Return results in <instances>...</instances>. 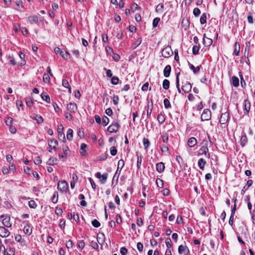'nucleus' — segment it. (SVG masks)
I'll return each mask as SVG.
<instances>
[{
  "label": "nucleus",
  "mask_w": 255,
  "mask_h": 255,
  "mask_svg": "<svg viewBox=\"0 0 255 255\" xmlns=\"http://www.w3.org/2000/svg\"><path fill=\"white\" fill-rule=\"evenodd\" d=\"M54 52L56 54H60L66 60L71 59V56L70 53L67 51L61 49L59 47H56L54 49Z\"/></svg>",
  "instance_id": "1"
},
{
  "label": "nucleus",
  "mask_w": 255,
  "mask_h": 255,
  "mask_svg": "<svg viewBox=\"0 0 255 255\" xmlns=\"http://www.w3.org/2000/svg\"><path fill=\"white\" fill-rule=\"evenodd\" d=\"M57 188L58 190L62 193L66 192L68 190V185L65 181H59L57 185Z\"/></svg>",
  "instance_id": "2"
},
{
  "label": "nucleus",
  "mask_w": 255,
  "mask_h": 255,
  "mask_svg": "<svg viewBox=\"0 0 255 255\" xmlns=\"http://www.w3.org/2000/svg\"><path fill=\"white\" fill-rule=\"evenodd\" d=\"M173 51L170 46H167L162 51V56L165 58H168L173 54Z\"/></svg>",
  "instance_id": "3"
},
{
  "label": "nucleus",
  "mask_w": 255,
  "mask_h": 255,
  "mask_svg": "<svg viewBox=\"0 0 255 255\" xmlns=\"http://www.w3.org/2000/svg\"><path fill=\"white\" fill-rule=\"evenodd\" d=\"M1 219H2V223L3 226L7 228H10L12 224L10 222V217L7 215H2L0 216Z\"/></svg>",
  "instance_id": "4"
},
{
  "label": "nucleus",
  "mask_w": 255,
  "mask_h": 255,
  "mask_svg": "<svg viewBox=\"0 0 255 255\" xmlns=\"http://www.w3.org/2000/svg\"><path fill=\"white\" fill-rule=\"evenodd\" d=\"M120 126L118 122H114L108 128V131L111 133L116 132L119 130Z\"/></svg>",
  "instance_id": "5"
},
{
  "label": "nucleus",
  "mask_w": 255,
  "mask_h": 255,
  "mask_svg": "<svg viewBox=\"0 0 255 255\" xmlns=\"http://www.w3.org/2000/svg\"><path fill=\"white\" fill-rule=\"evenodd\" d=\"M108 174L107 173H105L103 175H102L99 172L96 173V177L100 180V181L102 184L106 182L108 178Z\"/></svg>",
  "instance_id": "6"
},
{
  "label": "nucleus",
  "mask_w": 255,
  "mask_h": 255,
  "mask_svg": "<svg viewBox=\"0 0 255 255\" xmlns=\"http://www.w3.org/2000/svg\"><path fill=\"white\" fill-rule=\"evenodd\" d=\"M63 127L60 125L58 127L57 132H58V137L59 140H65V134L63 132Z\"/></svg>",
  "instance_id": "7"
},
{
  "label": "nucleus",
  "mask_w": 255,
  "mask_h": 255,
  "mask_svg": "<svg viewBox=\"0 0 255 255\" xmlns=\"http://www.w3.org/2000/svg\"><path fill=\"white\" fill-rule=\"evenodd\" d=\"M66 108L69 112L72 113H75L77 110V106L75 103H70L67 105Z\"/></svg>",
  "instance_id": "8"
},
{
  "label": "nucleus",
  "mask_w": 255,
  "mask_h": 255,
  "mask_svg": "<svg viewBox=\"0 0 255 255\" xmlns=\"http://www.w3.org/2000/svg\"><path fill=\"white\" fill-rule=\"evenodd\" d=\"M229 118V114L228 112H225L221 115L220 123L221 124H226L228 121Z\"/></svg>",
  "instance_id": "9"
},
{
  "label": "nucleus",
  "mask_w": 255,
  "mask_h": 255,
  "mask_svg": "<svg viewBox=\"0 0 255 255\" xmlns=\"http://www.w3.org/2000/svg\"><path fill=\"white\" fill-rule=\"evenodd\" d=\"M203 145L201 148L198 150V154L200 155L206 154L207 151V142L204 141L202 142Z\"/></svg>",
  "instance_id": "10"
},
{
  "label": "nucleus",
  "mask_w": 255,
  "mask_h": 255,
  "mask_svg": "<svg viewBox=\"0 0 255 255\" xmlns=\"http://www.w3.org/2000/svg\"><path fill=\"white\" fill-rule=\"evenodd\" d=\"M9 232L3 227H0V236L2 238H5L9 235Z\"/></svg>",
  "instance_id": "11"
},
{
  "label": "nucleus",
  "mask_w": 255,
  "mask_h": 255,
  "mask_svg": "<svg viewBox=\"0 0 255 255\" xmlns=\"http://www.w3.org/2000/svg\"><path fill=\"white\" fill-rule=\"evenodd\" d=\"M105 236L103 233H99L97 235V240L98 243L101 246L103 245L105 242Z\"/></svg>",
  "instance_id": "12"
},
{
  "label": "nucleus",
  "mask_w": 255,
  "mask_h": 255,
  "mask_svg": "<svg viewBox=\"0 0 255 255\" xmlns=\"http://www.w3.org/2000/svg\"><path fill=\"white\" fill-rule=\"evenodd\" d=\"M192 88L191 85L190 83L186 82L182 86V91L185 93H189Z\"/></svg>",
  "instance_id": "13"
},
{
  "label": "nucleus",
  "mask_w": 255,
  "mask_h": 255,
  "mask_svg": "<svg viewBox=\"0 0 255 255\" xmlns=\"http://www.w3.org/2000/svg\"><path fill=\"white\" fill-rule=\"evenodd\" d=\"M48 145L50 148L55 150L58 145V141L55 139H51L48 141Z\"/></svg>",
  "instance_id": "14"
},
{
  "label": "nucleus",
  "mask_w": 255,
  "mask_h": 255,
  "mask_svg": "<svg viewBox=\"0 0 255 255\" xmlns=\"http://www.w3.org/2000/svg\"><path fill=\"white\" fill-rule=\"evenodd\" d=\"M156 170L159 173L163 172L165 169L164 164L162 162L157 163L156 165Z\"/></svg>",
  "instance_id": "15"
},
{
  "label": "nucleus",
  "mask_w": 255,
  "mask_h": 255,
  "mask_svg": "<svg viewBox=\"0 0 255 255\" xmlns=\"http://www.w3.org/2000/svg\"><path fill=\"white\" fill-rule=\"evenodd\" d=\"M171 70V67L169 65H166L163 70V75L165 77H168L170 76Z\"/></svg>",
  "instance_id": "16"
},
{
  "label": "nucleus",
  "mask_w": 255,
  "mask_h": 255,
  "mask_svg": "<svg viewBox=\"0 0 255 255\" xmlns=\"http://www.w3.org/2000/svg\"><path fill=\"white\" fill-rule=\"evenodd\" d=\"M196 144L197 140L195 137H190L187 141V144L190 147H193Z\"/></svg>",
  "instance_id": "17"
},
{
  "label": "nucleus",
  "mask_w": 255,
  "mask_h": 255,
  "mask_svg": "<svg viewBox=\"0 0 255 255\" xmlns=\"http://www.w3.org/2000/svg\"><path fill=\"white\" fill-rule=\"evenodd\" d=\"M28 20L31 23H36L38 21V17L36 15H31L28 17Z\"/></svg>",
  "instance_id": "18"
},
{
  "label": "nucleus",
  "mask_w": 255,
  "mask_h": 255,
  "mask_svg": "<svg viewBox=\"0 0 255 255\" xmlns=\"http://www.w3.org/2000/svg\"><path fill=\"white\" fill-rule=\"evenodd\" d=\"M244 106H245V111L244 113L246 114H248L250 111L251 104L250 102L248 100H245L244 102Z\"/></svg>",
  "instance_id": "19"
},
{
  "label": "nucleus",
  "mask_w": 255,
  "mask_h": 255,
  "mask_svg": "<svg viewBox=\"0 0 255 255\" xmlns=\"http://www.w3.org/2000/svg\"><path fill=\"white\" fill-rule=\"evenodd\" d=\"M23 232L25 234L30 235L32 233V229L29 224H26L23 228Z\"/></svg>",
  "instance_id": "20"
},
{
  "label": "nucleus",
  "mask_w": 255,
  "mask_h": 255,
  "mask_svg": "<svg viewBox=\"0 0 255 255\" xmlns=\"http://www.w3.org/2000/svg\"><path fill=\"white\" fill-rule=\"evenodd\" d=\"M206 164V161L203 158H201L198 160V165L200 169L203 170Z\"/></svg>",
  "instance_id": "21"
},
{
  "label": "nucleus",
  "mask_w": 255,
  "mask_h": 255,
  "mask_svg": "<svg viewBox=\"0 0 255 255\" xmlns=\"http://www.w3.org/2000/svg\"><path fill=\"white\" fill-rule=\"evenodd\" d=\"M240 51V45L238 42H236L234 45V53L235 55L238 56Z\"/></svg>",
  "instance_id": "22"
},
{
  "label": "nucleus",
  "mask_w": 255,
  "mask_h": 255,
  "mask_svg": "<svg viewBox=\"0 0 255 255\" xmlns=\"http://www.w3.org/2000/svg\"><path fill=\"white\" fill-rule=\"evenodd\" d=\"M15 248L9 246L7 248L6 255H15Z\"/></svg>",
  "instance_id": "23"
},
{
  "label": "nucleus",
  "mask_w": 255,
  "mask_h": 255,
  "mask_svg": "<svg viewBox=\"0 0 255 255\" xmlns=\"http://www.w3.org/2000/svg\"><path fill=\"white\" fill-rule=\"evenodd\" d=\"M164 8V4L162 3L158 4L155 8V11L157 13H162Z\"/></svg>",
  "instance_id": "24"
},
{
  "label": "nucleus",
  "mask_w": 255,
  "mask_h": 255,
  "mask_svg": "<svg viewBox=\"0 0 255 255\" xmlns=\"http://www.w3.org/2000/svg\"><path fill=\"white\" fill-rule=\"evenodd\" d=\"M41 98L43 101H46L47 103H50V97L47 95L45 93H42L41 95Z\"/></svg>",
  "instance_id": "25"
},
{
  "label": "nucleus",
  "mask_w": 255,
  "mask_h": 255,
  "mask_svg": "<svg viewBox=\"0 0 255 255\" xmlns=\"http://www.w3.org/2000/svg\"><path fill=\"white\" fill-rule=\"evenodd\" d=\"M241 144L242 146H244L248 142V138L246 135H242L241 138Z\"/></svg>",
  "instance_id": "26"
},
{
  "label": "nucleus",
  "mask_w": 255,
  "mask_h": 255,
  "mask_svg": "<svg viewBox=\"0 0 255 255\" xmlns=\"http://www.w3.org/2000/svg\"><path fill=\"white\" fill-rule=\"evenodd\" d=\"M58 160L56 158H50L47 162V164L52 165L57 164Z\"/></svg>",
  "instance_id": "27"
},
{
  "label": "nucleus",
  "mask_w": 255,
  "mask_h": 255,
  "mask_svg": "<svg viewBox=\"0 0 255 255\" xmlns=\"http://www.w3.org/2000/svg\"><path fill=\"white\" fill-rule=\"evenodd\" d=\"M190 68L193 71V73L195 74L197 73L200 70V66H197V67H195L194 66L189 62H188Z\"/></svg>",
  "instance_id": "28"
},
{
  "label": "nucleus",
  "mask_w": 255,
  "mask_h": 255,
  "mask_svg": "<svg viewBox=\"0 0 255 255\" xmlns=\"http://www.w3.org/2000/svg\"><path fill=\"white\" fill-rule=\"evenodd\" d=\"M157 120L159 123V124H161L164 122L165 119L163 115L160 113L158 115Z\"/></svg>",
  "instance_id": "29"
},
{
  "label": "nucleus",
  "mask_w": 255,
  "mask_h": 255,
  "mask_svg": "<svg viewBox=\"0 0 255 255\" xmlns=\"http://www.w3.org/2000/svg\"><path fill=\"white\" fill-rule=\"evenodd\" d=\"M58 193L57 192H55L51 198V201L54 204L58 202Z\"/></svg>",
  "instance_id": "30"
},
{
  "label": "nucleus",
  "mask_w": 255,
  "mask_h": 255,
  "mask_svg": "<svg viewBox=\"0 0 255 255\" xmlns=\"http://www.w3.org/2000/svg\"><path fill=\"white\" fill-rule=\"evenodd\" d=\"M73 138V130L69 128L67 131V138L69 140H71Z\"/></svg>",
  "instance_id": "31"
},
{
  "label": "nucleus",
  "mask_w": 255,
  "mask_h": 255,
  "mask_svg": "<svg viewBox=\"0 0 255 255\" xmlns=\"http://www.w3.org/2000/svg\"><path fill=\"white\" fill-rule=\"evenodd\" d=\"M170 82L167 79H164L163 81V88L165 90H167L169 88Z\"/></svg>",
  "instance_id": "32"
},
{
  "label": "nucleus",
  "mask_w": 255,
  "mask_h": 255,
  "mask_svg": "<svg viewBox=\"0 0 255 255\" xmlns=\"http://www.w3.org/2000/svg\"><path fill=\"white\" fill-rule=\"evenodd\" d=\"M143 144L145 149H147L150 145V142L149 140L146 138H143Z\"/></svg>",
  "instance_id": "33"
},
{
  "label": "nucleus",
  "mask_w": 255,
  "mask_h": 255,
  "mask_svg": "<svg viewBox=\"0 0 255 255\" xmlns=\"http://www.w3.org/2000/svg\"><path fill=\"white\" fill-rule=\"evenodd\" d=\"M232 83H233V85L235 87H238L239 85V79L237 77H235V76H233L232 77Z\"/></svg>",
  "instance_id": "34"
},
{
  "label": "nucleus",
  "mask_w": 255,
  "mask_h": 255,
  "mask_svg": "<svg viewBox=\"0 0 255 255\" xmlns=\"http://www.w3.org/2000/svg\"><path fill=\"white\" fill-rule=\"evenodd\" d=\"M156 184L159 188H162L163 187V180L160 178H157L156 180Z\"/></svg>",
  "instance_id": "35"
},
{
  "label": "nucleus",
  "mask_w": 255,
  "mask_h": 255,
  "mask_svg": "<svg viewBox=\"0 0 255 255\" xmlns=\"http://www.w3.org/2000/svg\"><path fill=\"white\" fill-rule=\"evenodd\" d=\"M207 109H204L202 114L201 115V120L202 121L207 120Z\"/></svg>",
  "instance_id": "36"
},
{
  "label": "nucleus",
  "mask_w": 255,
  "mask_h": 255,
  "mask_svg": "<svg viewBox=\"0 0 255 255\" xmlns=\"http://www.w3.org/2000/svg\"><path fill=\"white\" fill-rule=\"evenodd\" d=\"M164 106L165 108L168 109L171 108V106L170 101L167 99H164L163 101Z\"/></svg>",
  "instance_id": "37"
},
{
  "label": "nucleus",
  "mask_w": 255,
  "mask_h": 255,
  "mask_svg": "<svg viewBox=\"0 0 255 255\" xmlns=\"http://www.w3.org/2000/svg\"><path fill=\"white\" fill-rule=\"evenodd\" d=\"M180 74V73H177V75H176V87L177 88V90H178V91L179 93H181V90L180 89V88H179V75Z\"/></svg>",
  "instance_id": "38"
},
{
  "label": "nucleus",
  "mask_w": 255,
  "mask_h": 255,
  "mask_svg": "<svg viewBox=\"0 0 255 255\" xmlns=\"http://www.w3.org/2000/svg\"><path fill=\"white\" fill-rule=\"evenodd\" d=\"M109 123V119L106 116L102 118V124L104 126H107Z\"/></svg>",
  "instance_id": "39"
},
{
  "label": "nucleus",
  "mask_w": 255,
  "mask_h": 255,
  "mask_svg": "<svg viewBox=\"0 0 255 255\" xmlns=\"http://www.w3.org/2000/svg\"><path fill=\"white\" fill-rule=\"evenodd\" d=\"M206 19H207L206 14V13H204L202 14V15H201V16L200 17V21L201 23V24L205 23L206 22Z\"/></svg>",
  "instance_id": "40"
},
{
  "label": "nucleus",
  "mask_w": 255,
  "mask_h": 255,
  "mask_svg": "<svg viewBox=\"0 0 255 255\" xmlns=\"http://www.w3.org/2000/svg\"><path fill=\"white\" fill-rule=\"evenodd\" d=\"M62 85L63 86L69 89V91L71 92V87L69 84V83L67 80H63L62 81Z\"/></svg>",
  "instance_id": "41"
},
{
  "label": "nucleus",
  "mask_w": 255,
  "mask_h": 255,
  "mask_svg": "<svg viewBox=\"0 0 255 255\" xmlns=\"http://www.w3.org/2000/svg\"><path fill=\"white\" fill-rule=\"evenodd\" d=\"M43 80L45 83H49L50 80V78L49 74L46 73L44 74L43 76Z\"/></svg>",
  "instance_id": "42"
},
{
  "label": "nucleus",
  "mask_w": 255,
  "mask_h": 255,
  "mask_svg": "<svg viewBox=\"0 0 255 255\" xmlns=\"http://www.w3.org/2000/svg\"><path fill=\"white\" fill-rule=\"evenodd\" d=\"M0 255H6V251L3 245L0 246Z\"/></svg>",
  "instance_id": "43"
},
{
  "label": "nucleus",
  "mask_w": 255,
  "mask_h": 255,
  "mask_svg": "<svg viewBox=\"0 0 255 255\" xmlns=\"http://www.w3.org/2000/svg\"><path fill=\"white\" fill-rule=\"evenodd\" d=\"M111 83L113 84V85H117L118 83V82L119 81V79L118 77H116V76H114V77H111Z\"/></svg>",
  "instance_id": "44"
},
{
  "label": "nucleus",
  "mask_w": 255,
  "mask_h": 255,
  "mask_svg": "<svg viewBox=\"0 0 255 255\" xmlns=\"http://www.w3.org/2000/svg\"><path fill=\"white\" fill-rule=\"evenodd\" d=\"M28 206L31 208L35 209L37 207V204L34 200H30L28 202Z\"/></svg>",
  "instance_id": "45"
},
{
  "label": "nucleus",
  "mask_w": 255,
  "mask_h": 255,
  "mask_svg": "<svg viewBox=\"0 0 255 255\" xmlns=\"http://www.w3.org/2000/svg\"><path fill=\"white\" fill-rule=\"evenodd\" d=\"M162 141L165 143H167L168 141V136L166 133H164L162 135Z\"/></svg>",
  "instance_id": "46"
},
{
  "label": "nucleus",
  "mask_w": 255,
  "mask_h": 255,
  "mask_svg": "<svg viewBox=\"0 0 255 255\" xmlns=\"http://www.w3.org/2000/svg\"><path fill=\"white\" fill-rule=\"evenodd\" d=\"M165 244L166 247L168 248L167 249H170V248L172 247V242L170 238H166L165 240Z\"/></svg>",
  "instance_id": "47"
},
{
  "label": "nucleus",
  "mask_w": 255,
  "mask_h": 255,
  "mask_svg": "<svg viewBox=\"0 0 255 255\" xmlns=\"http://www.w3.org/2000/svg\"><path fill=\"white\" fill-rule=\"evenodd\" d=\"M33 119L37 121L38 124H41L43 121V118L40 115H36Z\"/></svg>",
  "instance_id": "48"
},
{
  "label": "nucleus",
  "mask_w": 255,
  "mask_h": 255,
  "mask_svg": "<svg viewBox=\"0 0 255 255\" xmlns=\"http://www.w3.org/2000/svg\"><path fill=\"white\" fill-rule=\"evenodd\" d=\"M186 250V246L180 245L178 247V253L179 254H182L184 253L185 251Z\"/></svg>",
  "instance_id": "49"
},
{
  "label": "nucleus",
  "mask_w": 255,
  "mask_h": 255,
  "mask_svg": "<svg viewBox=\"0 0 255 255\" xmlns=\"http://www.w3.org/2000/svg\"><path fill=\"white\" fill-rule=\"evenodd\" d=\"M92 225L95 228H98L100 226V223L96 219H94L92 222Z\"/></svg>",
  "instance_id": "50"
},
{
  "label": "nucleus",
  "mask_w": 255,
  "mask_h": 255,
  "mask_svg": "<svg viewBox=\"0 0 255 255\" xmlns=\"http://www.w3.org/2000/svg\"><path fill=\"white\" fill-rule=\"evenodd\" d=\"M142 156L141 155H137V166L138 168H140L141 161H142Z\"/></svg>",
  "instance_id": "51"
},
{
  "label": "nucleus",
  "mask_w": 255,
  "mask_h": 255,
  "mask_svg": "<svg viewBox=\"0 0 255 255\" xmlns=\"http://www.w3.org/2000/svg\"><path fill=\"white\" fill-rule=\"evenodd\" d=\"M160 18L159 17H156L153 19L152 22V25L153 27H156L157 26L159 22L160 21Z\"/></svg>",
  "instance_id": "52"
},
{
  "label": "nucleus",
  "mask_w": 255,
  "mask_h": 255,
  "mask_svg": "<svg viewBox=\"0 0 255 255\" xmlns=\"http://www.w3.org/2000/svg\"><path fill=\"white\" fill-rule=\"evenodd\" d=\"M110 153L112 155L115 156L116 155L117 153V150L116 149V147L115 146H112L110 148Z\"/></svg>",
  "instance_id": "53"
},
{
  "label": "nucleus",
  "mask_w": 255,
  "mask_h": 255,
  "mask_svg": "<svg viewBox=\"0 0 255 255\" xmlns=\"http://www.w3.org/2000/svg\"><path fill=\"white\" fill-rule=\"evenodd\" d=\"M125 165L124 161L123 159H120L118 162V168L121 170L124 167Z\"/></svg>",
  "instance_id": "54"
},
{
  "label": "nucleus",
  "mask_w": 255,
  "mask_h": 255,
  "mask_svg": "<svg viewBox=\"0 0 255 255\" xmlns=\"http://www.w3.org/2000/svg\"><path fill=\"white\" fill-rule=\"evenodd\" d=\"M161 150L162 152H168L169 151L168 146L165 144H162L161 146Z\"/></svg>",
  "instance_id": "55"
},
{
  "label": "nucleus",
  "mask_w": 255,
  "mask_h": 255,
  "mask_svg": "<svg viewBox=\"0 0 255 255\" xmlns=\"http://www.w3.org/2000/svg\"><path fill=\"white\" fill-rule=\"evenodd\" d=\"M90 245L92 247V248L94 249H98V247H99L97 242H96L94 241H92L91 242Z\"/></svg>",
  "instance_id": "56"
},
{
  "label": "nucleus",
  "mask_w": 255,
  "mask_h": 255,
  "mask_svg": "<svg viewBox=\"0 0 255 255\" xmlns=\"http://www.w3.org/2000/svg\"><path fill=\"white\" fill-rule=\"evenodd\" d=\"M201 13L200 10L198 8H195L193 10V14L195 16H198Z\"/></svg>",
  "instance_id": "57"
},
{
  "label": "nucleus",
  "mask_w": 255,
  "mask_h": 255,
  "mask_svg": "<svg viewBox=\"0 0 255 255\" xmlns=\"http://www.w3.org/2000/svg\"><path fill=\"white\" fill-rule=\"evenodd\" d=\"M120 253L122 255H126L128 253V250L125 247H122L120 249Z\"/></svg>",
  "instance_id": "58"
},
{
  "label": "nucleus",
  "mask_w": 255,
  "mask_h": 255,
  "mask_svg": "<svg viewBox=\"0 0 255 255\" xmlns=\"http://www.w3.org/2000/svg\"><path fill=\"white\" fill-rule=\"evenodd\" d=\"M62 212H63V211H62V208H60V207H56V209H55V213H56L57 215H62Z\"/></svg>",
  "instance_id": "59"
},
{
  "label": "nucleus",
  "mask_w": 255,
  "mask_h": 255,
  "mask_svg": "<svg viewBox=\"0 0 255 255\" xmlns=\"http://www.w3.org/2000/svg\"><path fill=\"white\" fill-rule=\"evenodd\" d=\"M34 162L36 165H39L41 163V159L39 156L35 158Z\"/></svg>",
  "instance_id": "60"
},
{
  "label": "nucleus",
  "mask_w": 255,
  "mask_h": 255,
  "mask_svg": "<svg viewBox=\"0 0 255 255\" xmlns=\"http://www.w3.org/2000/svg\"><path fill=\"white\" fill-rule=\"evenodd\" d=\"M73 246V243L71 240H69L66 243V247L68 249L72 248Z\"/></svg>",
  "instance_id": "61"
},
{
  "label": "nucleus",
  "mask_w": 255,
  "mask_h": 255,
  "mask_svg": "<svg viewBox=\"0 0 255 255\" xmlns=\"http://www.w3.org/2000/svg\"><path fill=\"white\" fill-rule=\"evenodd\" d=\"M119 98L118 96H114L113 99V102L115 105H118L119 103Z\"/></svg>",
  "instance_id": "62"
},
{
  "label": "nucleus",
  "mask_w": 255,
  "mask_h": 255,
  "mask_svg": "<svg viewBox=\"0 0 255 255\" xmlns=\"http://www.w3.org/2000/svg\"><path fill=\"white\" fill-rule=\"evenodd\" d=\"M199 47L196 46V45H194L193 47V48H192V52H193V53L194 54H198V51H199Z\"/></svg>",
  "instance_id": "63"
},
{
  "label": "nucleus",
  "mask_w": 255,
  "mask_h": 255,
  "mask_svg": "<svg viewBox=\"0 0 255 255\" xmlns=\"http://www.w3.org/2000/svg\"><path fill=\"white\" fill-rule=\"evenodd\" d=\"M20 28V25L18 23H15L13 25V30L15 32H17Z\"/></svg>",
  "instance_id": "64"
}]
</instances>
